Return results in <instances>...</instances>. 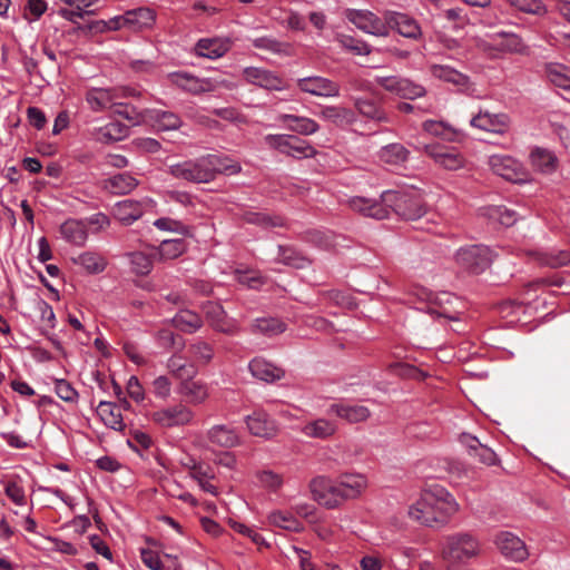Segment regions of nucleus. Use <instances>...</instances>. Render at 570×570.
<instances>
[{"mask_svg": "<svg viewBox=\"0 0 570 570\" xmlns=\"http://www.w3.org/2000/svg\"><path fill=\"white\" fill-rule=\"evenodd\" d=\"M309 491L312 498L327 509H335L344 503L338 479L332 480L324 475L315 476L309 482Z\"/></svg>", "mask_w": 570, "mask_h": 570, "instance_id": "obj_8", "label": "nucleus"}, {"mask_svg": "<svg viewBox=\"0 0 570 570\" xmlns=\"http://www.w3.org/2000/svg\"><path fill=\"white\" fill-rule=\"evenodd\" d=\"M72 262L89 274L102 273L107 266L106 259L95 252H83L77 257H73Z\"/></svg>", "mask_w": 570, "mask_h": 570, "instance_id": "obj_43", "label": "nucleus"}, {"mask_svg": "<svg viewBox=\"0 0 570 570\" xmlns=\"http://www.w3.org/2000/svg\"><path fill=\"white\" fill-rule=\"evenodd\" d=\"M375 82L386 91L410 100L423 97L426 92L422 85L400 76H377Z\"/></svg>", "mask_w": 570, "mask_h": 570, "instance_id": "obj_13", "label": "nucleus"}, {"mask_svg": "<svg viewBox=\"0 0 570 570\" xmlns=\"http://www.w3.org/2000/svg\"><path fill=\"white\" fill-rule=\"evenodd\" d=\"M55 391L57 395L65 402L75 403L78 399V392L66 380H56Z\"/></svg>", "mask_w": 570, "mask_h": 570, "instance_id": "obj_60", "label": "nucleus"}, {"mask_svg": "<svg viewBox=\"0 0 570 570\" xmlns=\"http://www.w3.org/2000/svg\"><path fill=\"white\" fill-rule=\"evenodd\" d=\"M430 72L434 78L452 83L460 90L469 88L470 78L451 66L433 63L430 66Z\"/></svg>", "mask_w": 570, "mask_h": 570, "instance_id": "obj_32", "label": "nucleus"}, {"mask_svg": "<svg viewBox=\"0 0 570 570\" xmlns=\"http://www.w3.org/2000/svg\"><path fill=\"white\" fill-rule=\"evenodd\" d=\"M276 261L298 269L309 265V261L305 256L295 248L285 245H278V256Z\"/></svg>", "mask_w": 570, "mask_h": 570, "instance_id": "obj_44", "label": "nucleus"}, {"mask_svg": "<svg viewBox=\"0 0 570 570\" xmlns=\"http://www.w3.org/2000/svg\"><path fill=\"white\" fill-rule=\"evenodd\" d=\"M97 414L107 428L115 431H122L125 429L121 412L115 403L100 401L97 406Z\"/></svg>", "mask_w": 570, "mask_h": 570, "instance_id": "obj_38", "label": "nucleus"}, {"mask_svg": "<svg viewBox=\"0 0 570 570\" xmlns=\"http://www.w3.org/2000/svg\"><path fill=\"white\" fill-rule=\"evenodd\" d=\"M337 431V425L335 422L327 419H317L306 423L302 433L307 438L313 439H328L335 434Z\"/></svg>", "mask_w": 570, "mask_h": 570, "instance_id": "obj_40", "label": "nucleus"}, {"mask_svg": "<svg viewBox=\"0 0 570 570\" xmlns=\"http://www.w3.org/2000/svg\"><path fill=\"white\" fill-rule=\"evenodd\" d=\"M246 220L250 224H255L265 228L286 226V222L282 216H271L263 213H248L246 215Z\"/></svg>", "mask_w": 570, "mask_h": 570, "instance_id": "obj_52", "label": "nucleus"}, {"mask_svg": "<svg viewBox=\"0 0 570 570\" xmlns=\"http://www.w3.org/2000/svg\"><path fill=\"white\" fill-rule=\"evenodd\" d=\"M232 48V40L229 38H202L195 47L194 52L198 57L216 60L224 57Z\"/></svg>", "mask_w": 570, "mask_h": 570, "instance_id": "obj_23", "label": "nucleus"}, {"mask_svg": "<svg viewBox=\"0 0 570 570\" xmlns=\"http://www.w3.org/2000/svg\"><path fill=\"white\" fill-rule=\"evenodd\" d=\"M487 214L490 218L498 220L505 227L512 226L518 220L517 213L505 206L489 207Z\"/></svg>", "mask_w": 570, "mask_h": 570, "instance_id": "obj_53", "label": "nucleus"}, {"mask_svg": "<svg viewBox=\"0 0 570 570\" xmlns=\"http://www.w3.org/2000/svg\"><path fill=\"white\" fill-rule=\"evenodd\" d=\"M549 81L561 89L570 90V68L557 62H549L544 67Z\"/></svg>", "mask_w": 570, "mask_h": 570, "instance_id": "obj_42", "label": "nucleus"}, {"mask_svg": "<svg viewBox=\"0 0 570 570\" xmlns=\"http://www.w3.org/2000/svg\"><path fill=\"white\" fill-rule=\"evenodd\" d=\"M156 22V12L148 7H140L127 11L128 30L142 31L150 29Z\"/></svg>", "mask_w": 570, "mask_h": 570, "instance_id": "obj_35", "label": "nucleus"}, {"mask_svg": "<svg viewBox=\"0 0 570 570\" xmlns=\"http://www.w3.org/2000/svg\"><path fill=\"white\" fill-rule=\"evenodd\" d=\"M423 129L428 134L444 137L446 139L452 138V136L455 134L450 125L438 120H425L423 122Z\"/></svg>", "mask_w": 570, "mask_h": 570, "instance_id": "obj_58", "label": "nucleus"}, {"mask_svg": "<svg viewBox=\"0 0 570 570\" xmlns=\"http://www.w3.org/2000/svg\"><path fill=\"white\" fill-rule=\"evenodd\" d=\"M326 413L328 415H336L348 423L364 422L371 415V412L366 406L344 402L332 403L326 410Z\"/></svg>", "mask_w": 570, "mask_h": 570, "instance_id": "obj_26", "label": "nucleus"}, {"mask_svg": "<svg viewBox=\"0 0 570 570\" xmlns=\"http://www.w3.org/2000/svg\"><path fill=\"white\" fill-rule=\"evenodd\" d=\"M6 495L17 505L26 504L24 489L18 480H9L4 483Z\"/></svg>", "mask_w": 570, "mask_h": 570, "instance_id": "obj_57", "label": "nucleus"}, {"mask_svg": "<svg viewBox=\"0 0 570 570\" xmlns=\"http://www.w3.org/2000/svg\"><path fill=\"white\" fill-rule=\"evenodd\" d=\"M385 202L390 214L404 220H417L426 213L422 198L413 190H385Z\"/></svg>", "mask_w": 570, "mask_h": 570, "instance_id": "obj_5", "label": "nucleus"}, {"mask_svg": "<svg viewBox=\"0 0 570 570\" xmlns=\"http://www.w3.org/2000/svg\"><path fill=\"white\" fill-rule=\"evenodd\" d=\"M188 354L191 355L195 362L206 364L212 360L214 351L213 347L203 341H198L188 347Z\"/></svg>", "mask_w": 570, "mask_h": 570, "instance_id": "obj_55", "label": "nucleus"}, {"mask_svg": "<svg viewBox=\"0 0 570 570\" xmlns=\"http://www.w3.org/2000/svg\"><path fill=\"white\" fill-rule=\"evenodd\" d=\"M207 439L210 443L220 448H235L240 444V436L237 431L226 424L212 426L207 432Z\"/></svg>", "mask_w": 570, "mask_h": 570, "instance_id": "obj_31", "label": "nucleus"}, {"mask_svg": "<svg viewBox=\"0 0 570 570\" xmlns=\"http://www.w3.org/2000/svg\"><path fill=\"white\" fill-rule=\"evenodd\" d=\"M112 109L116 115L126 118L134 125L139 122V114L137 112L135 107L121 104L118 100H116V105L112 107Z\"/></svg>", "mask_w": 570, "mask_h": 570, "instance_id": "obj_63", "label": "nucleus"}, {"mask_svg": "<svg viewBox=\"0 0 570 570\" xmlns=\"http://www.w3.org/2000/svg\"><path fill=\"white\" fill-rule=\"evenodd\" d=\"M129 127L119 121H110L107 125L95 129V139L102 144L118 141L127 137Z\"/></svg>", "mask_w": 570, "mask_h": 570, "instance_id": "obj_39", "label": "nucleus"}, {"mask_svg": "<svg viewBox=\"0 0 570 570\" xmlns=\"http://www.w3.org/2000/svg\"><path fill=\"white\" fill-rule=\"evenodd\" d=\"M354 107L362 117L374 122L393 124L394 121L393 115L386 112L382 105L372 98H355Z\"/></svg>", "mask_w": 570, "mask_h": 570, "instance_id": "obj_25", "label": "nucleus"}, {"mask_svg": "<svg viewBox=\"0 0 570 570\" xmlns=\"http://www.w3.org/2000/svg\"><path fill=\"white\" fill-rule=\"evenodd\" d=\"M471 456L487 465H493L498 461L495 452L485 444H481Z\"/></svg>", "mask_w": 570, "mask_h": 570, "instance_id": "obj_64", "label": "nucleus"}, {"mask_svg": "<svg viewBox=\"0 0 570 570\" xmlns=\"http://www.w3.org/2000/svg\"><path fill=\"white\" fill-rule=\"evenodd\" d=\"M243 76L247 82L267 90L282 91L285 89L284 80L275 72L264 68L246 67L243 70Z\"/></svg>", "mask_w": 570, "mask_h": 570, "instance_id": "obj_22", "label": "nucleus"}, {"mask_svg": "<svg viewBox=\"0 0 570 570\" xmlns=\"http://www.w3.org/2000/svg\"><path fill=\"white\" fill-rule=\"evenodd\" d=\"M268 521L275 527L293 532H299L303 529L302 523L288 512L274 511L269 513Z\"/></svg>", "mask_w": 570, "mask_h": 570, "instance_id": "obj_48", "label": "nucleus"}, {"mask_svg": "<svg viewBox=\"0 0 570 570\" xmlns=\"http://www.w3.org/2000/svg\"><path fill=\"white\" fill-rule=\"evenodd\" d=\"M479 553L480 543L469 533L448 535L441 549V556L448 570H468Z\"/></svg>", "mask_w": 570, "mask_h": 570, "instance_id": "obj_3", "label": "nucleus"}, {"mask_svg": "<svg viewBox=\"0 0 570 570\" xmlns=\"http://www.w3.org/2000/svg\"><path fill=\"white\" fill-rule=\"evenodd\" d=\"M336 40L341 47L356 56H367L372 52V48L367 42L352 36L340 33L336 36Z\"/></svg>", "mask_w": 570, "mask_h": 570, "instance_id": "obj_49", "label": "nucleus"}, {"mask_svg": "<svg viewBox=\"0 0 570 570\" xmlns=\"http://www.w3.org/2000/svg\"><path fill=\"white\" fill-rule=\"evenodd\" d=\"M317 116L335 126L352 125L355 121V115L353 110L343 106L326 105L321 106Z\"/></svg>", "mask_w": 570, "mask_h": 570, "instance_id": "obj_34", "label": "nucleus"}, {"mask_svg": "<svg viewBox=\"0 0 570 570\" xmlns=\"http://www.w3.org/2000/svg\"><path fill=\"white\" fill-rule=\"evenodd\" d=\"M245 423L254 436L271 439L277 432L276 422L263 409H256L252 414L246 415Z\"/></svg>", "mask_w": 570, "mask_h": 570, "instance_id": "obj_21", "label": "nucleus"}, {"mask_svg": "<svg viewBox=\"0 0 570 570\" xmlns=\"http://www.w3.org/2000/svg\"><path fill=\"white\" fill-rule=\"evenodd\" d=\"M276 120L289 131L301 136H311L320 130V125L312 118L293 114H279Z\"/></svg>", "mask_w": 570, "mask_h": 570, "instance_id": "obj_27", "label": "nucleus"}, {"mask_svg": "<svg viewBox=\"0 0 570 570\" xmlns=\"http://www.w3.org/2000/svg\"><path fill=\"white\" fill-rule=\"evenodd\" d=\"M296 87L301 92L318 98H337L341 95L337 81L320 75L296 79Z\"/></svg>", "mask_w": 570, "mask_h": 570, "instance_id": "obj_9", "label": "nucleus"}, {"mask_svg": "<svg viewBox=\"0 0 570 570\" xmlns=\"http://www.w3.org/2000/svg\"><path fill=\"white\" fill-rule=\"evenodd\" d=\"M514 9L534 16H544L548 12L541 0H505Z\"/></svg>", "mask_w": 570, "mask_h": 570, "instance_id": "obj_51", "label": "nucleus"}, {"mask_svg": "<svg viewBox=\"0 0 570 570\" xmlns=\"http://www.w3.org/2000/svg\"><path fill=\"white\" fill-rule=\"evenodd\" d=\"M203 308L210 326L214 330L226 334H233L237 331L238 327L236 321L227 316L220 304L207 302Z\"/></svg>", "mask_w": 570, "mask_h": 570, "instance_id": "obj_24", "label": "nucleus"}, {"mask_svg": "<svg viewBox=\"0 0 570 570\" xmlns=\"http://www.w3.org/2000/svg\"><path fill=\"white\" fill-rule=\"evenodd\" d=\"M417 150L424 151L438 165L449 170H456L463 167V156L453 147L443 146L436 142L433 144H419Z\"/></svg>", "mask_w": 570, "mask_h": 570, "instance_id": "obj_15", "label": "nucleus"}, {"mask_svg": "<svg viewBox=\"0 0 570 570\" xmlns=\"http://www.w3.org/2000/svg\"><path fill=\"white\" fill-rule=\"evenodd\" d=\"M242 166L227 157L219 155H207L196 160L180 164V178L194 183H208L215 178L217 173L235 175L240 173Z\"/></svg>", "mask_w": 570, "mask_h": 570, "instance_id": "obj_2", "label": "nucleus"}, {"mask_svg": "<svg viewBox=\"0 0 570 570\" xmlns=\"http://www.w3.org/2000/svg\"><path fill=\"white\" fill-rule=\"evenodd\" d=\"M343 501L358 498L367 488V479L361 473H345L338 478Z\"/></svg>", "mask_w": 570, "mask_h": 570, "instance_id": "obj_29", "label": "nucleus"}, {"mask_svg": "<svg viewBox=\"0 0 570 570\" xmlns=\"http://www.w3.org/2000/svg\"><path fill=\"white\" fill-rule=\"evenodd\" d=\"M495 544L501 553L512 561L520 562L529 556L525 543L512 532L502 531L498 533Z\"/></svg>", "mask_w": 570, "mask_h": 570, "instance_id": "obj_20", "label": "nucleus"}, {"mask_svg": "<svg viewBox=\"0 0 570 570\" xmlns=\"http://www.w3.org/2000/svg\"><path fill=\"white\" fill-rule=\"evenodd\" d=\"M61 237L75 246H85L88 239L87 224L82 219L69 218L60 225Z\"/></svg>", "mask_w": 570, "mask_h": 570, "instance_id": "obj_28", "label": "nucleus"}, {"mask_svg": "<svg viewBox=\"0 0 570 570\" xmlns=\"http://www.w3.org/2000/svg\"><path fill=\"white\" fill-rule=\"evenodd\" d=\"M489 166L491 170L512 183H525L528 181V173L523 166L513 157L509 155H492L489 157Z\"/></svg>", "mask_w": 570, "mask_h": 570, "instance_id": "obj_14", "label": "nucleus"}, {"mask_svg": "<svg viewBox=\"0 0 570 570\" xmlns=\"http://www.w3.org/2000/svg\"><path fill=\"white\" fill-rule=\"evenodd\" d=\"M347 205L353 212L364 217H370L376 220L390 217V209L385 202V190L382 191L377 198L352 196L347 199Z\"/></svg>", "mask_w": 570, "mask_h": 570, "instance_id": "obj_12", "label": "nucleus"}, {"mask_svg": "<svg viewBox=\"0 0 570 570\" xmlns=\"http://www.w3.org/2000/svg\"><path fill=\"white\" fill-rule=\"evenodd\" d=\"M190 443L193 444L191 453H187L186 459L180 458V465L189 469L190 478L197 481L203 491L212 495H218L217 488L210 483V480L214 479L212 468L200 462L202 452L206 450L204 438L202 435H194Z\"/></svg>", "mask_w": 570, "mask_h": 570, "instance_id": "obj_4", "label": "nucleus"}, {"mask_svg": "<svg viewBox=\"0 0 570 570\" xmlns=\"http://www.w3.org/2000/svg\"><path fill=\"white\" fill-rule=\"evenodd\" d=\"M195 374L196 367L194 364L188 367L180 365V402L184 401L190 404H199L208 396L206 386L200 382L193 380L183 382L184 375L191 379Z\"/></svg>", "mask_w": 570, "mask_h": 570, "instance_id": "obj_18", "label": "nucleus"}, {"mask_svg": "<svg viewBox=\"0 0 570 570\" xmlns=\"http://www.w3.org/2000/svg\"><path fill=\"white\" fill-rule=\"evenodd\" d=\"M138 186V180L129 173H121L106 178L102 187L114 195L129 194Z\"/></svg>", "mask_w": 570, "mask_h": 570, "instance_id": "obj_36", "label": "nucleus"}, {"mask_svg": "<svg viewBox=\"0 0 570 570\" xmlns=\"http://www.w3.org/2000/svg\"><path fill=\"white\" fill-rule=\"evenodd\" d=\"M131 94V91L125 88H91L86 94V101L92 111L99 112L112 109L116 100Z\"/></svg>", "mask_w": 570, "mask_h": 570, "instance_id": "obj_16", "label": "nucleus"}, {"mask_svg": "<svg viewBox=\"0 0 570 570\" xmlns=\"http://www.w3.org/2000/svg\"><path fill=\"white\" fill-rule=\"evenodd\" d=\"M157 129L163 132L178 128V116L168 111H156Z\"/></svg>", "mask_w": 570, "mask_h": 570, "instance_id": "obj_59", "label": "nucleus"}, {"mask_svg": "<svg viewBox=\"0 0 570 570\" xmlns=\"http://www.w3.org/2000/svg\"><path fill=\"white\" fill-rule=\"evenodd\" d=\"M156 203L149 197L140 199H124L117 202L112 208L114 216L124 225H131L139 219L145 213L153 212Z\"/></svg>", "mask_w": 570, "mask_h": 570, "instance_id": "obj_10", "label": "nucleus"}, {"mask_svg": "<svg viewBox=\"0 0 570 570\" xmlns=\"http://www.w3.org/2000/svg\"><path fill=\"white\" fill-rule=\"evenodd\" d=\"M458 511V502L445 488L430 484L409 508V517L426 527H442Z\"/></svg>", "mask_w": 570, "mask_h": 570, "instance_id": "obj_1", "label": "nucleus"}, {"mask_svg": "<svg viewBox=\"0 0 570 570\" xmlns=\"http://www.w3.org/2000/svg\"><path fill=\"white\" fill-rule=\"evenodd\" d=\"M157 253L163 261L178 257V239H161L157 247Z\"/></svg>", "mask_w": 570, "mask_h": 570, "instance_id": "obj_62", "label": "nucleus"}, {"mask_svg": "<svg viewBox=\"0 0 570 570\" xmlns=\"http://www.w3.org/2000/svg\"><path fill=\"white\" fill-rule=\"evenodd\" d=\"M130 271L138 276H146L153 269V257L144 252H131L127 255Z\"/></svg>", "mask_w": 570, "mask_h": 570, "instance_id": "obj_46", "label": "nucleus"}, {"mask_svg": "<svg viewBox=\"0 0 570 570\" xmlns=\"http://www.w3.org/2000/svg\"><path fill=\"white\" fill-rule=\"evenodd\" d=\"M384 20L389 32L390 29L395 30L400 36L411 40H420L423 36L420 23L406 13L385 11Z\"/></svg>", "mask_w": 570, "mask_h": 570, "instance_id": "obj_17", "label": "nucleus"}, {"mask_svg": "<svg viewBox=\"0 0 570 570\" xmlns=\"http://www.w3.org/2000/svg\"><path fill=\"white\" fill-rule=\"evenodd\" d=\"M252 45L256 49L266 50L275 55H286L288 48L286 43L269 36L255 38L252 40Z\"/></svg>", "mask_w": 570, "mask_h": 570, "instance_id": "obj_50", "label": "nucleus"}, {"mask_svg": "<svg viewBox=\"0 0 570 570\" xmlns=\"http://www.w3.org/2000/svg\"><path fill=\"white\" fill-rule=\"evenodd\" d=\"M409 150L401 144H389L381 148L380 159L387 165H401L407 160Z\"/></svg>", "mask_w": 570, "mask_h": 570, "instance_id": "obj_45", "label": "nucleus"}, {"mask_svg": "<svg viewBox=\"0 0 570 570\" xmlns=\"http://www.w3.org/2000/svg\"><path fill=\"white\" fill-rule=\"evenodd\" d=\"M248 368L254 377L267 383L275 382L284 376L282 368L259 356L249 362Z\"/></svg>", "mask_w": 570, "mask_h": 570, "instance_id": "obj_33", "label": "nucleus"}, {"mask_svg": "<svg viewBox=\"0 0 570 570\" xmlns=\"http://www.w3.org/2000/svg\"><path fill=\"white\" fill-rule=\"evenodd\" d=\"M203 325L202 317L187 308L180 307V332L194 333Z\"/></svg>", "mask_w": 570, "mask_h": 570, "instance_id": "obj_54", "label": "nucleus"}, {"mask_svg": "<svg viewBox=\"0 0 570 570\" xmlns=\"http://www.w3.org/2000/svg\"><path fill=\"white\" fill-rule=\"evenodd\" d=\"M153 421L161 428H173L178 424L177 407L161 409L153 413Z\"/></svg>", "mask_w": 570, "mask_h": 570, "instance_id": "obj_56", "label": "nucleus"}, {"mask_svg": "<svg viewBox=\"0 0 570 570\" xmlns=\"http://www.w3.org/2000/svg\"><path fill=\"white\" fill-rule=\"evenodd\" d=\"M470 125L483 131L502 135L510 126V117L504 112L493 114L488 110H480L470 119Z\"/></svg>", "mask_w": 570, "mask_h": 570, "instance_id": "obj_19", "label": "nucleus"}, {"mask_svg": "<svg viewBox=\"0 0 570 570\" xmlns=\"http://www.w3.org/2000/svg\"><path fill=\"white\" fill-rule=\"evenodd\" d=\"M236 279L239 284L246 285L249 288L257 289L264 284L263 277L256 272L236 271Z\"/></svg>", "mask_w": 570, "mask_h": 570, "instance_id": "obj_61", "label": "nucleus"}, {"mask_svg": "<svg viewBox=\"0 0 570 570\" xmlns=\"http://www.w3.org/2000/svg\"><path fill=\"white\" fill-rule=\"evenodd\" d=\"M218 82L212 78H198L188 72L180 71V89L194 95L216 90Z\"/></svg>", "mask_w": 570, "mask_h": 570, "instance_id": "obj_37", "label": "nucleus"}, {"mask_svg": "<svg viewBox=\"0 0 570 570\" xmlns=\"http://www.w3.org/2000/svg\"><path fill=\"white\" fill-rule=\"evenodd\" d=\"M529 160L533 170L544 175L554 173L559 164L553 151L541 147H535L531 150Z\"/></svg>", "mask_w": 570, "mask_h": 570, "instance_id": "obj_30", "label": "nucleus"}, {"mask_svg": "<svg viewBox=\"0 0 570 570\" xmlns=\"http://www.w3.org/2000/svg\"><path fill=\"white\" fill-rule=\"evenodd\" d=\"M455 257L458 264L462 268L472 274H480L491 265L493 253L490 247L482 244H475L461 247L456 252Z\"/></svg>", "mask_w": 570, "mask_h": 570, "instance_id": "obj_7", "label": "nucleus"}, {"mask_svg": "<svg viewBox=\"0 0 570 570\" xmlns=\"http://www.w3.org/2000/svg\"><path fill=\"white\" fill-rule=\"evenodd\" d=\"M263 140L266 147L296 159L312 158L317 154L308 141L295 135L268 134Z\"/></svg>", "mask_w": 570, "mask_h": 570, "instance_id": "obj_6", "label": "nucleus"}, {"mask_svg": "<svg viewBox=\"0 0 570 570\" xmlns=\"http://www.w3.org/2000/svg\"><path fill=\"white\" fill-rule=\"evenodd\" d=\"M344 17L358 30L375 36L387 37L389 31L384 18L381 19L374 12L363 9H346Z\"/></svg>", "mask_w": 570, "mask_h": 570, "instance_id": "obj_11", "label": "nucleus"}, {"mask_svg": "<svg viewBox=\"0 0 570 570\" xmlns=\"http://www.w3.org/2000/svg\"><path fill=\"white\" fill-rule=\"evenodd\" d=\"M491 38L501 50L514 53H523L527 50L525 43L521 37L515 33L499 31L493 33Z\"/></svg>", "mask_w": 570, "mask_h": 570, "instance_id": "obj_41", "label": "nucleus"}, {"mask_svg": "<svg viewBox=\"0 0 570 570\" xmlns=\"http://www.w3.org/2000/svg\"><path fill=\"white\" fill-rule=\"evenodd\" d=\"M255 332L262 333L267 336L278 335L286 330V324L275 317H261L255 320L253 324Z\"/></svg>", "mask_w": 570, "mask_h": 570, "instance_id": "obj_47", "label": "nucleus"}]
</instances>
